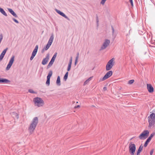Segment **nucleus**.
Here are the masks:
<instances>
[{
    "instance_id": "nucleus-44",
    "label": "nucleus",
    "mask_w": 155,
    "mask_h": 155,
    "mask_svg": "<svg viewBox=\"0 0 155 155\" xmlns=\"http://www.w3.org/2000/svg\"><path fill=\"white\" fill-rule=\"evenodd\" d=\"M0 10H3V9L0 7Z\"/></svg>"
},
{
    "instance_id": "nucleus-39",
    "label": "nucleus",
    "mask_w": 155,
    "mask_h": 155,
    "mask_svg": "<svg viewBox=\"0 0 155 155\" xmlns=\"http://www.w3.org/2000/svg\"><path fill=\"white\" fill-rule=\"evenodd\" d=\"M153 149H152V150L150 151V155H152L153 153Z\"/></svg>"
},
{
    "instance_id": "nucleus-10",
    "label": "nucleus",
    "mask_w": 155,
    "mask_h": 155,
    "mask_svg": "<svg viewBox=\"0 0 155 155\" xmlns=\"http://www.w3.org/2000/svg\"><path fill=\"white\" fill-rule=\"evenodd\" d=\"M38 49V45H37L35 49H34V51H33L32 54V55L31 56L30 59L31 60H32L34 58V57L35 56L37 52V51Z\"/></svg>"
},
{
    "instance_id": "nucleus-20",
    "label": "nucleus",
    "mask_w": 155,
    "mask_h": 155,
    "mask_svg": "<svg viewBox=\"0 0 155 155\" xmlns=\"http://www.w3.org/2000/svg\"><path fill=\"white\" fill-rule=\"evenodd\" d=\"M51 45L49 44H47L46 46L44 48H43V49L42 50V52L43 53L45 51H46L48 50Z\"/></svg>"
},
{
    "instance_id": "nucleus-14",
    "label": "nucleus",
    "mask_w": 155,
    "mask_h": 155,
    "mask_svg": "<svg viewBox=\"0 0 155 155\" xmlns=\"http://www.w3.org/2000/svg\"><path fill=\"white\" fill-rule=\"evenodd\" d=\"M57 53H56L54 55V56L51 59V61H50V62H49V64L48 66V68L50 67L53 64V63L54 62V60L55 59V58L57 56Z\"/></svg>"
},
{
    "instance_id": "nucleus-40",
    "label": "nucleus",
    "mask_w": 155,
    "mask_h": 155,
    "mask_svg": "<svg viewBox=\"0 0 155 155\" xmlns=\"http://www.w3.org/2000/svg\"><path fill=\"white\" fill-rule=\"evenodd\" d=\"M80 105H76L74 107L75 108H79L80 107Z\"/></svg>"
},
{
    "instance_id": "nucleus-3",
    "label": "nucleus",
    "mask_w": 155,
    "mask_h": 155,
    "mask_svg": "<svg viewBox=\"0 0 155 155\" xmlns=\"http://www.w3.org/2000/svg\"><path fill=\"white\" fill-rule=\"evenodd\" d=\"M128 151L130 155H134L136 151V146L135 144L130 143L129 145Z\"/></svg>"
},
{
    "instance_id": "nucleus-48",
    "label": "nucleus",
    "mask_w": 155,
    "mask_h": 155,
    "mask_svg": "<svg viewBox=\"0 0 155 155\" xmlns=\"http://www.w3.org/2000/svg\"><path fill=\"white\" fill-rule=\"evenodd\" d=\"M55 10H57V9H55Z\"/></svg>"
},
{
    "instance_id": "nucleus-8",
    "label": "nucleus",
    "mask_w": 155,
    "mask_h": 155,
    "mask_svg": "<svg viewBox=\"0 0 155 155\" xmlns=\"http://www.w3.org/2000/svg\"><path fill=\"white\" fill-rule=\"evenodd\" d=\"M37 126V125L33 124L31 122H30L28 130L30 134H31L33 133Z\"/></svg>"
},
{
    "instance_id": "nucleus-13",
    "label": "nucleus",
    "mask_w": 155,
    "mask_h": 155,
    "mask_svg": "<svg viewBox=\"0 0 155 155\" xmlns=\"http://www.w3.org/2000/svg\"><path fill=\"white\" fill-rule=\"evenodd\" d=\"M30 122L36 125H37L38 122V117H33L31 119Z\"/></svg>"
},
{
    "instance_id": "nucleus-26",
    "label": "nucleus",
    "mask_w": 155,
    "mask_h": 155,
    "mask_svg": "<svg viewBox=\"0 0 155 155\" xmlns=\"http://www.w3.org/2000/svg\"><path fill=\"white\" fill-rule=\"evenodd\" d=\"M56 83L59 85H60V79L59 76H58L56 81Z\"/></svg>"
},
{
    "instance_id": "nucleus-37",
    "label": "nucleus",
    "mask_w": 155,
    "mask_h": 155,
    "mask_svg": "<svg viewBox=\"0 0 155 155\" xmlns=\"http://www.w3.org/2000/svg\"><path fill=\"white\" fill-rule=\"evenodd\" d=\"M13 21L15 22L16 23H18V21H17L16 19H15L14 18H13Z\"/></svg>"
},
{
    "instance_id": "nucleus-42",
    "label": "nucleus",
    "mask_w": 155,
    "mask_h": 155,
    "mask_svg": "<svg viewBox=\"0 0 155 155\" xmlns=\"http://www.w3.org/2000/svg\"><path fill=\"white\" fill-rule=\"evenodd\" d=\"M103 90L104 91H106L107 90V88L106 87H104L103 88Z\"/></svg>"
},
{
    "instance_id": "nucleus-1",
    "label": "nucleus",
    "mask_w": 155,
    "mask_h": 155,
    "mask_svg": "<svg viewBox=\"0 0 155 155\" xmlns=\"http://www.w3.org/2000/svg\"><path fill=\"white\" fill-rule=\"evenodd\" d=\"M147 119L149 123V127H155V110L150 112L149 115L147 117Z\"/></svg>"
},
{
    "instance_id": "nucleus-38",
    "label": "nucleus",
    "mask_w": 155,
    "mask_h": 155,
    "mask_svg": "<svg viewBox=\"0 0 155 155\" xmlns=\"http://www.w3.org/2000/svg\"><path fill=\"white\" fill-rule=\"evenodd\" d=\"M129 1L130 2L131 5L132 6H133V0H129Z\"/></svg>"
},
{
    "instance_id": "nucleus-5",
    "label": "nucleus",
    "mask_w": 155,
    "mask_h": 155,
    "mask_svg": "<svg viewBox=\"0 0 155 155\" xmlns=\"http://www.w3.org/2000/svg\"><path fill=\"white\" fill-rule=\"evenodd\" d=\"M114 59L113 58L109 61L106 66V71H109L112 68L114 64Z\"/></svg>"
},
{
    "instance_id": "nucleus-28",
    "label": "nucleus",
    "mask_w": 155,
    "mask_h": 155,
    "mask_svg": "<svg viewBox=\"0 0 155 155\" xmlns=\"http://www.w3.org/2000/svg\"><path fill=\"white\" fill-rule=\"evenodd\" d=\"M150 140L148 138L147 139L144 144V147H146L147 146L148 143L150 142Z\"/></svg>"
},
{
    "instance_id": "nucleus-46",
    "label": "nucleus",
    "mask_w": 155,
    "mask_h": 155,
    "mask_svg": "<svg viewBox=\"0 0 155 155\" xmlns=\"http://www.w3.org/2000/svg\"><path fill=\"white\" fill-rule=\"evenodd\" d=\"M8 10H12V9H11V8H8Z\"/></svg>"
},
{
    "instance_id": "nucleus-31",
    "label": "nucleus",
    "mask_w": 155,
    "mask_h": 155,
    "mask_svg": "<svg viewBox=\"0 0 155 155\" xmlns=\"http://www.w3.org/2000/svg\"><path fill=\"white\" fill-rule=\"evenodd\" d=\"M134 80H131L128 81V84H131L134 83Z\"/></svg>"
},
{
    "instance_id": "nucleus-34",
    "label": "nucleus",
    "mask_w": 155,
    "mask_h": 155,
    "mask_svg": "<svg viewBox=\"0 0 155 155\" xmlns=\"http://www.w3.org/2000/svg\"><path fill=\"white\" fill-rule=\"evenodd\" d=\"M78 55L76 58L75 61V65H76L77 63L78 60Z\"/></svg>"
},
{
    "instance_id": "nucleus-32",
    "label": "nucleus",
    "mask_w": 155,
    "mask_h": 155,
    "mask_svg": "<svg viewBox=\"0 0 155 155\" xmlns=\"http://www.w3.org/2000/svg\"><path fill=\"white\" fill-rule=\"evenodd\" d=\"M0 12L4 15L5 16H7V15L6 13H5V12L4 10H0Z\"/></svg>"
},
{
    "instance_id": "nucleus-45",
    "label": "nucleus",
    "mask_w": 155,
    "mask_h": 155,
    "mask_svg": "<svg viewBox=\"0 0 155 155\" xmlns=\"http://www.w3.org/2000/svg\"><path fill=\"white\" fill-rule=\"evenodd\" d=\"M98 19L97 18V23H98Z\"/></svg>"
},
{
    "instance_id": "nucleus-41",
    "label": "nucleus",
    "mask_w": 155,
    "mask_h": 155,
    "mask_svg": "<svg viewBox=\"0 0 155 155\" xmlns=\"http://www.w3.org/2000/svg\"><path fill=\"white\" fill-rule=\"evenodd\" d=\"M29 92L31 93H34V91L32 90H29Z\"/></svg>"
},
{
    "instance_id": "nucleus-25",
    "label": "nucleus",
    "mask_w": 155,
    "mask_h": 155,
    "mask_svg": "<svg viewBox=\"0 0 155 155\" xmlns=\"http://www.w3.org/2000/svg\"><path fill=\"white\" fill-rule=\"evenodd\" d=\"M93 78V77H91L89 78L88 79L86 80L84 84V85H85L86 84H87L89 82L91 79V78Z\"/></svg>"
},
{
    "instance_id": "nucleus-18",
    "label": "nucleus",
    "mask_w": 155,
    "mask_h": 155,
    "mask_svg": "<svg viewBox=\"0 0 155 155\" xmlns=\"http://www.w3.org/2000/svg\"><path fill=\"white\" fill-rule=\"evenodd\" d=\"M7 49L8 48H6V49H4V51H2V53L0 55V60H2L6 52Z\"/></svg>"
},
{
    "instance_id": "nucleus-43",
    "label": "nucleus",
    "mask_w": 155,
    "mask_h": 155,
    "mask_svg": "<svg viewBox=\"0 0 155 155\" xmlns=\"http://www.w3.org/2000/svg\"><path fill=\"white\" fill-rule=\"evenodd\" d=\"M112 28L113 32H114V28Z\"/></svg>"
},
{
    "instance_id": "nucleus-29",
    "label": "nucleus",
    "mask_w": 155,
    "mask_h": 155,
    "mask_svg": "<svg viewBox=\"0 0 155 155\" xmlns=\"http://www.w3.org/2000/svg\"><path fill=\"white\" fill-rule=\"evenodd\" d=\"M10 13L15 17H17V16L16 13L13 11V10H9Z\"/></svg>"
},
{
    "instance_id": "nucleus-11",
    "label": "nucleus",
    "mask_w": 155,
    "mask_h": 155,
    "mask_svg": "<svg viewBox=\"0 0 155 155\" xmlns=\"http://www.w3.org/2000/svg\"><path fill=\"white\" fill-rule=\"evenodd\" d=\"M38 49V45H37L35 49H34V51H33L32 54V55L31 56L30 59L31 60H32L34 58V57L35 56L37 52V51Z\"/></svg>"
},
{
    "instance_id": "nucleus-7",
    "label": "nucleus",
    "mask_w": 155,
    "mask_h": 155,
    "mask_svg": "<svg viewBox=\"0 0 155 155\" xmlns=\"http://www.w3.org/2000/svg\"><path fill=\"white\" fill-rule=\"evenodd\" d=\"M15 57L14 56H12V57L9 62L5 70L6 71H8L10 69L14 63L15 61Z\"/></svg>"
},
{
    "instance_id": "nucleus-24",
    "label": "nucleus",
    "mask_w": 155,
    "mask_h": 155,
    "mask_svg": "<svg viewBox=\"0 0 155 155\" xmlns=\"http://www.w3.org/2000/svg\"><path fill=\"white\" fill-rule=\"evenodd\" d=\"M57 12L60 14L62 16L65 18H67L66 16L65 15L63 12H61L60 10H56Z\"/></svg>"
},
{
    "instance_id": "nucleus-22",
    "label": "nucleus",
    "mask_w": 155,
    "mask_h": 155,
    "mask_svg": "<svg viewBox=\"0 0 155 155\" xmlns=\"http://www.w3.org/2000/svg\"><path fill=\"white\" fill-rule=\"evenodd\" d=\"M53 39H54L53 35H52L50 37V38L49 40V41H48V44H49L51 45L53 41Z\"/></svg>"
},
{
    "instance_id": "nucleus-9",
    "label": "nucleus",
    "mask_w": 155,
    "mask_h": 155,
    "mask_svg": "<svg viewBox=\"0 0 155 155\" xmlns=\"http://www.w3.org/2000/svg\"><path fill=\"white\" fill-rule=\"evenodd\" d=\"M110 42V40L107 39L104 40L101 47V49L104 50L109 45Z\"/></svg>"
},
{
    "instance_id": "nucleus-12",
    "label": "nucleus",
    "mask_w": 155,
    "mask_h": 155,
    "mask_svg": "<svg viewBox=\"0 0 155 155\" xmlns=\"http://www.w3.org/2000/svg\"><path fill=\"white\" fill-rule=\"evenodd\" d=\"M38 49V45H37L35 49H34V51H33L32 54V55L31 56L30 59L31 60H32L34 58V57L35 56L37 52V51Z\"/></svg>"
},
{
    "instance_id": "nucleus-6",
    "label": "nucleus",
    "mask_w": 155,
    "mask_h": 155,
    "mask_svg": "<svg viewBox=\"0 0 155 155\" xmlns=\"http://www.w3.org/2000/svg\"><path fill=\"white\" fill-rule=\"evenodd\" d=\"M113 72L111 71H109L105 74L102 78H101L99 80V82H101L105 81L109 78L112 74Z\"/></svg>"
},
{
    "instance_id": "nucleus-17",
    "label": "nucleus",
    "mask_w": 155,
    "mask_h": 155,
    "mask_svg": "<svg viewBox=\"0 0 155 155\" xmlns=\"http://www.w3.org/2000/svg\"><path fill=\"white\" fill-rule=\"evenodd\" d=\"M49 59V54H47L46 57L44 58L42 62V64L43 65H45L47 63Z\"/></svg>"
},
{
    "instance_id": "nucleus-33",
    "label": "nucleus",
    "mask_w": 155,
    "mask_h": 155,
    "mask_svg": "<svg viewBox=\"0 0 155 155\" xmlns=\"http://www.w3.org/2000/svg\"><path fill=\"white\" fill-rule=\"evenodd\" d=\"M71 64H68V67L67 69V71H69L70 70L71 67Z\"/></svg>"
},
{
    "instance_id": "nucleus-4",
    "label": "nucleus",
    "mask_w": 155,
    "mask_h": 155,
    "mask_svg": "<svg viewBox=\"0 0 155 155\" xmlns=\"http://www.w3.org/2000/svg\"><path fill=\"white\" fill-rule=\"evenodd\" d=\"M149 134V131L148 130H144L138 136V138L140 140H143L146 139Z\"/></svg>"
},
{
    "instance_id": "nucleus-15",
    "label": "nucleus",
    "mask_w": 155,
    "mask_h": 155,
    "mask_svg": "<svg viewBox=\"0 0 155 155\" xmlns=\"http://www.w3.org/2000/svg\"><path fill=\"white\" fill-rule=\"evenodd\" d=\"M52 74V71H50L49 72L48 74L47 77V80L46 83L48 86L50 84V79Z\"/></svg>"
},
{
    "instance_id": "nucleus-23",
    "label": "nucleus",
    "mask_w": 155,
    "mask_h": 155,
    "mask_svg": "<svg viewBox=\"0 0 155 155\" xmlns=\"http://www.w3.org/2000/svg\"><path fill=\"white\" fill-rule=\"evenodd\" d=\"M9 82V81L5 79L0 78V83H7Z\"/></svg>"
},
{
    "instance_id": "nucleus-19",
    "label": "nucleus",
    "mask_w": 155,
    "mask_h": 155,
    "mask_svg": "<svg viewBox=\"0 0 155 155\" xmlns=\"http://www.w3.org/2000/svg\"><path fill=\"white\" fill-rule=\"evenodd\" d=\"M143 148V146L141 145L139 147L137 151L136 155H140V152L142 151Z\"/></svg>"
},
{
    "instance_id": "nucleus-16",
    "label": "nucleus",
    "mask_w": 155,
    "mask_h": 155,
    "mask_svg": "<svg viewBox=\"0 0 155 155\" xmlns=\"http://www.w3.org/2000/svg\"><path fill=\"white\" fill-rule=\"evenodd\" d=\"M147 88L148 92L150 93H152L154 91V89L151 84H147Z\"/></svg>"
},
{
    "instance_id": "nucleus-35",
    "label": "nucleus",
    "mask_w": 155,
    "mask_h": 155,
    "mask_svg": "<svg viewBox=\"0 0 155 155\" xmlns=\"http://www.w3.org/2000/svg\"><path fill=\"white\" fill-rule=\"evenodd\" d=\"M106 0H102V1L101 2V4H104V3H105V1Z\"/></svg>"
},
{
    "instance_id": "nucleus-36",
    "label": "nucleus",
    "mask_w": 155,
    "mask_h": 155,
    "mask_svg": "<svg viewBox=\"0 0 155 155\" xmlns=\"http://www.w3.org/2000/svg\"><path fill=\"white\" fill-rule=\"evenodd\" d=\"M72 57H71V59H70V61H69V64H72Z\"/></svg>"
},
{
    "instance_id": "nucleus-21",
    "label": "nucleus",
    "mask_w": 155,
    "mask_h": 155,
    "mask_svg": "<svg viewBox=\"0 0 155 155\" xmlns=\"http://www.w3.org/2000/svg\"><path fill=\"white\" fill-rule=\"evenodd\" d=\"M12 116L14 118L17 119L18 118V115L16 113L13 112L11 113Z\"/></svg>"
},
{
    "instance_id": "nucleus-47",
    "label": "nucleus",
    "mask_w": 155,
    "mask_h": 155,
    "mask_svg": "<svg viewBox=\"0 0 155 155\" xmlns=\"http://www.w3.org/2000/svg\"><path fill=\"white\" fill-rule=\"evenodd\" d=\"M78 103V101H77V102H76V103H77H77Z\"/></svg>"
},
{
    "instance_id": "nucleus-27",
    "label": "nucleus",
    "mask_w": 155,
    "mask_h": 155,
    "mask_svg": "<svg viewBox=\"0 0 155 155\" xmlns=\"http://www.w3.org/2000/svg\"><path fill=\"white\" fill-rule=\"evenodd\" d=\"M155 135V132L152 133L150 135L148 139L151 140L152 138Z\"/></svg>"
},
{
    "instance_id": "nucleus-2",
    "label": "nucleus",
    "mask_w": 155,
    "mask_h": 155,
    "mask_svg": "<svg viewBox=\"0 0 155 155\" xmlns=\"http://www.w3.org/2000/svg\"><path fill=\"white\" fill-rule=\"evenodd\" d=\"M33 101L35 105L38 107H43L45 104L44 101L41 98L39 97L34 98Z\"/></svg>"
},
{
    "instance_id": "nucleus-30",
    "label": "nucleus",
    "mask_w": 155,
    "mask_h": 155,
    "mask_svg": "<svg viewBox=\"0 0 155 155\" xmlns=\"http://www.w3.org/2000/svg\"><path fill=\"white\" fill-rule=\"evenodd\" d=\"M68 72H67L65 74V75L64 77V79L65 81H66L67 80V79L68 77Z\"/></svg>"
}]
</instances>
